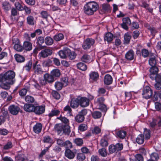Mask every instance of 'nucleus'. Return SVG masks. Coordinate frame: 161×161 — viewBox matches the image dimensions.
<instances>
[{
	"label": "nucleus",
	"instance_id": "f257e3e1",
	"mask_svg": "<svg viewBox=\"0 0 161 161\" xmlns=\"http://www.w3.org/2000/svg\"><path fill=\"white\" fill-rule=\"evenodd\" d=\"M61 121L67 125L56 124L54 126L55 130L57 131L58 135L60 136L63 134L69 135L70 132V127L68 125L69 122V119L65 117H63L61 119Z\"/></svg>",
	"mask_w": 161,
	"mask_h": 161
},
{
	"label": "nucleus",
	"instance_id": "f03ea898",
	"mask_svg": "<svg viewBox=\"0 0 161 161\" xmlns=\"http://www.w3.org/2000/svg\"><path fill=\"white\" fill-rule=\"evenodd\" d=\"M99 8L98 4L95 1L89 2L84 7V11L85 14L89 15H93Z\"/></svg>",
	"mask_w": 161,
	"mask_h": 161
},
{
	"label": "nucleus",
	"instance_id": "7ed1b4c3",
	"mask_svg": "<svg viewBox=\"0 0 161 161\" xmlns=\"http://www.w3.org/2000/svg\"><path fill=\"white\" fill-rule=\"evenodd\" d=\"M15 73L12 70H9L4 73L0 74V82L7 81L14 84L15 82Z\"/></svg>",
	"mask_w": 161,
	"mask_h": 161
},
{
	"label": "nucleus",
	"instance_id": "20e7f679",
	"mask_svg": "<svg viewBox=\"0 0 161 161\" xmlns=\"http://www.w3.org/2000/svg\"><path fill=\"white\" fill-rule=\"evenodd\" d=\"M153 92L151 88L148 86L144 87L142 93V95L143 98L147 99L152 97Z\"/></svg>",
	"mask_w": 161,
	"mask_h": 161
},
{
	"label": "nucleus",
	"instance_id": "39448f33",
	"mask_svg": "<svg viewBox=\"0 0 161 161\" xmlns=\"http://www.w3.org/2000/svg\"><path fill=\"white\" fill-rule=\"evenodd\" d=\"M87 111L84 109L79 112L75 117V120L78 123H80L83 122L85 119L84 116L86 114Z\"/></svg>",
	"mask_w": 161,
	"mask_h": 161
},
{
	"label": "nucleus",
	"instance_id": "423d86ee",
	"mask_svg": "<svg viewBox=\"0 0 161 161\" xmlns=\"http://www.w3.org/2000/svg\"><path fill=\"white\" fill-rule=\"evenodd\" d=\"M12 43L14 45V49L17 51L21 52L23 51L24 48L23 46L20 44V42L18 39L14 38L12 40Z\"/></svg>",
	"mask_w": 161,
	"mask_h": 161
},
{
	"label": "nucleus",
	"instance_id": "0eeeda50",
	"mask_svg": "<svg viewBox=\"0 0 161 161\" xmlns=\"http://www.w3.org/2000/svg\"><path fill=\"white\" fill-rule=\"evenodd\" d=\"M95 43V40L92 38H88L84 41L82 45V47L85 50L89 49L91 46L93 45Z\"/></svg>",
	"mask_w": 161,
	"mask_h": 161
},
{
	"label": "nucleus",
	"instance_id": "6e6552de",
	"mask_svg": "<svg viewBox=\"0 0 161 161\" xmlns=\"http://www.w3.org/2000/svg\"><path fill=\"white\" fill-rule=\"evenodd\" d=\"M20 110V109L19 107L15 105H10L8 108V111L9 113L14 115H17Z\"/></svg>",
	"mask_w": 161,
	"mask_h": 161
},
{
	"label": "nucleus",
	"instance_id": "1a4fd4ad",
	"mask_svg": "<svg viewBox=\"0 0 161 161\" xmlns=\"http://www.w3.org/2000/svg\"><path fill=\"white\" fill-rule=\"evenodd\" d=\"M38 62L36 61L33 64V70L36 74L39 75L43 74V71L42 68V66L40 64H38Z\"/></svg>",
	"mask_w": 161,
	"mask_h": 161
},
{
	"label": "nucleus",
	"instance_id": "9d476101",
	"mask_svg": "<svg viewBox=\"0 0 161 161\" xmlns=\"http://www.w3.org/2000/svg\"><path fill=\"white\" fill-rule=\"evenodd\" d=\"M76 152V149L71 151L69 149H67L65 152V156L69 159H72L75 157Z\"/></svg>",
	"mask_w": 161,
	"mask_h": 161
},
{
	"label": "nucleus",
	"instance_id": "9b49d317",
	"mask_svg": "<svg viewBox=\"0 0 161 161\" xmlns=\"http://www.w3.org/2000/svg\"><path fill=\"white\" fill-rule=\"evenodd\" d=\"M52 53V50L49 48H46L42 50L39 53L40 56L43 58H45L51 55Z\"/></svg>",
	"mask_w": 161,
	"mask_h": 161
},
{
	"label": "nucleus",
	"instance_id": "f8f14e48",
	"mask_svg": "<svg viewBox=\"0 0 161 161\" xmlns=\"http://www.w3.org/2000/svg\"><path fill=\"white\" fill-rule=\"evenodd\" d=\"M2 7L4 11L7 13L12 8L11 4L8 1H5L3 2L1 4Z\"/></svg>",
	"mask_w": 161,
	"mask_h": 161
},
{
	"label": "nucleus",
	"instance_id": "ddd939ff",
	"mask_svg": "<svg viewBox=\"0 0 161 161\" xmlns=\"http://www.w3.org/2000/svg\"><path fill=\"white\" fill-rule=\"evenodd\" d=\"M131 23L129 17H125L123 19V23L121 25L123 29L127 30L128 29V25H130Z\"/></svg>",
	"mask_w": 161,
	"mask_h": 161
},
{
	"label": "nucleus",
	"instance_id": "4468645a",
	"mask_svg": "<svg viewBox=\"0 0 161 161\" xmlns=\"http://www.w3.org/2000/svg\"><path fill=\"white\" fill-rule=\"evenodd\" d=\"M34 112L36 114L40 115L44 113L45 110V106L43 105L35 106Z\"/></svg>",
	"mask_w": 161,
	"mask_h": 161
},
{
	"label": "nucleus",
	"instance_id": "2eb2a0df",
	"mask_svg": "<svg viewBox=\"0 0 161 161\" xmlns=\"http://www.w3.org/2000/svg\"><path fill=\"white\" fill-rule=\"evenodd\" d=\"M149 71L150 73L149 75V77L153 78L154 75L158 73V69L156 66H151L149 69Z\"/></svg>",
	"mask_w": 161,
	"mask_h": 161
},
{
	"label": "nucleus",
	"instance_id": "dca6fc26",
	"mask_svg": "<svg viewBox=\"0 0 161 161\" xmlns=\"http://www.w3.org/2000/svg\"><path fill=\"white\" fill-rule=\"evenodd\" d=\"M89 100L86 97H81L79 100V104L81 106L85 107L89 105Z\"/></svg>",
	"mask_w": 161,
	"mask_h": 161
},
{
	"label": "nucleus",
	"instance_id": "f3484780",
	"mask_svg": "<svg viewBox=\"0 0 161 161\" xmlns=\"http://www.w3.org/2000/svg\"><path fill=\"white\" fill-rule=\"evenodd\" d=\"M79 105V100L77 98H73L70 102V105L73 108H76Z\"/></svg>",
	"mask_w": 161,
	"mask_h": 161
},
{
	"label": "nucleus",
	"instance_id": "a211bd4d",
	"mask_svg": "<svg viewBox=\"0 0 161 161\" xmlns=\"http://www.w3.org/2000/svg\"><path fill=\"white\" fill-rule=\"evenodd\" d=\"M134 52L133 50H130L128 51L125 54V58L127 60L131 61L134 59Z\"/></svg>",
	"mask_w": 161,
	"mask_h": 161
},
{
	"label": "nucleus",
	"instance_id": "6ab92c4d",
	"mask_svg": "<svg viewBox=\"0 0 161 161\" xmlns=\"http://www.w3.org/2000/svg\"><path fill=\"white\" fill-rule=\"evenodd\" d=\"M24 50L27 51H31L32 49V43L30 42L25 41L23 43Z\"/></svg>",
	"mask_w": 161,
	"mask_h": 161
},
{
	"label": "nucleus",
	"instance_id": "aec40b11",
	"mask_svg": "<svg viewBox=\"0 0 161 161\" xmlns=\"http://www.w3.org/2000/svg\"><path fill=\"white\" fill-rule=\"evenodd\" d=\"M35 106L33 105L28 103L25 104L24 106V110L28 112H34Z\"/></svg>",
	"mask_w": 161,
	"mask_h": 161
},
{
	"label": "nucleus",
	"instance_id": "412c9836",
	"mask_svg": "<svg viewBox=\"0 0 161 161\" xmlns=\"http://www.w3.org/2000/svg\"><path fill=\"white\" fill-rule=\"evenodd\" d=\"M42 125L40 123H37L33 127V131L36 134H39L41 131Z\"/></svg>",
	"mask_w": 161,
	"mask_h": 161
},
{
	"label": "nucleus",
	"instance_id": "4be33fe9",
	"mask_svg": "<svg viewBox=\"0 0 161 161\" xmlns=\"http://www.w3.org/2000/svg\"><path fill=\"white\" fill-rule=\"evenodd\" d=\"M113 81L112 76L109 74L106 75L104 77V82L105 84L109 85L111 84Z\"/></svg>",
	"mask_w": 161,
	"mask_h": 161
},
{
	"label": "nucleus",
	"instance_id": "5701e85b",
	"mask_svg": "<svg viewBox=\"0 0 161 161\" xmlns=\"http://www.w3.org/2000/svg\"><path fill=\"white\" fill-rule=\"evenodd\" d=\"M44 79L48 83H52L54 81V77L51 74L50 75L48 74H45L43 76Z\"/></svg>",
	"mask_w": 161,
	"mask_h": 161
},
{
	"label": "nucleus",
	"instance_id": "b1692460",
	"mask_svg": "<svg viewBox=\"0 0 161 161\" xmlns=\"http://www.w3.org/2000/svg\"><path fill=\"white\" fill-rule=\"evenodd\" d=\"M68 51H69V49H68L61 50L58 52V53L61 58H65L67 57Z\"/></svg>",
	"mask_w": 161,
	"mask_h": 161
},
{
	"label": "nucleus",
	"instance_id": "393cba45",
	"mask_svg": "<svg viewBox=\"0 0 161 161\" xmlns=\"http://www.w3.org/2000/svg\"><path fill=\"white\" fill-rule=\"evenodd\" d=\"M113 35L110 32L107 33L104 36L105 41H107L108 43L111 42L113 39Z\"/></svg>",
	"mask_w": 161,
	"mask_h": 161
},
{
	"label": "nucleus",
	"instance_id": "a878e982",
	"mask_svg": "<svg viewBox=\"0 0 161 161\" xmlns=\"http://www.w3.org/2000/svg\"><path fill=\"white\" fill-rule=\"evenodd\" d=\"M1 83L0 84V87L2 89L8 90L10 88V85H12V83H8L7 81L0 82Z\"/></svg>",
	"mask_w": 161,
	"mask_h": 161
},
{
	"label": "nucleus",
	"instance_id": "bb28decb",
	"mask_svg": "<svg viewBox=\"0 0 161 161\" xmlns=\"http://www.w3.org/2000/svg\"><path fill=\"white\" fill-rule=\"evenodd\" d=\"M60 113V111L58 109L55 108L52 109L51 112L48 114V115L50 118L54 116L58 115Z\"/></svg>",
	"mask_w": 161,
	"mask_h": 161
},
{
	"label": "nucleus",
	"instance_id": "cd10ccee",
	"mask_svg": "<svg viewBox=\"0 0 161 161\" xmlns=\"http://www.w3.org/2000/svg\"><path fill=\"white\" fill-rule=\"evenodd\" d=\"M14 58L16 61L18 63H22L25 61L24 56L19 54H15L14 55Z\"/></svg>",
	"mask_w": 161,
	"mask_h": 161
},
{
	"label": "nucleus",
	"instance_id": "c85d7f7f",
	"mask_svg": "<svg viewBox=\"0 0 161 161\" xmlns=\"http://www.w3.org/2000/svg\"><path fill=\"white\" fill-rule=\"evenodd\" d=\"M126 134V132L123 130L118 131L116 132V134L118 137L122 139H123L125 138Z\"/></svg>",
	"mask_w": 161,
	"mask_h": 161
},
{
	"label": "nucleus",
	"instance_id": "c756f323",
	"mask_svg": "<svg viewBox=\"0 0 161 161\" xmlns=\"http://www.w3.org/2000/svg\"><path fill=\"white\" fill-rule=\"evenodd\" d=\"M27 24L30 25H33L36 23L34 17L31 15H29L26 19Z\"/></svg>",
	"mask_w": 161,
	"mask_h": 161
},
{
	"label": "nucleus",
	"instance_id": "7c9ffc66",
	"mask_svg": "<svg viewBox=\"0 0 161 161\" xmlns=\"http://www.w3.org/2000/svg\"><path fill=\"white\" fill-rule=\"evenodd\" d=\"M89 76L90 79L94 81H96L99 77L97 72H93L90 74Z\"/></svg>",
	"mask_w": 161,
	"mask_h": 161
},
{
	"label": "nucleus",
	"instance_id": "2f4dec72",
	"mask_svg": "<svg viewBox=\"0 0 161 161\" xmlns=\"http://www.w3.org/2000/svg\"><path fill=\"white\" fill-rule=\"evenodd\" d=\"M51 74L53 77H58L61 75L60 70L58 69H53L51 72Z\"/></svg>",
	"mask_w": 161,
	"mask_h": 161
},
{
	"label": "nucleus",
	"instance_id": "473e14b6",
	"mask_svg": "<svg viewBox=\"0 0 161 161\" xmlns=\"http://www.w3.org/2000/svg\"><path fill=\"white\" fill-rule=\"evenodd\" d=\"M144 136L142 134L139 135L136 139V142L138 144H142L144 142Z\"/></svg>",
	"mask_w": 161,
	"mask_h": 161
},
{
	"label": "nucleus",
	"instance_id": "72a5a7b5",
	"mask_svg": "<svg viewBox=\"0 0 161 161\" xmlns=\"http://www.w3.org/2000/svg\"><path fill=\"white\" fill-rule=\"evenodd\" d=\"M25 102L28 103H33L35 101L34 97L31 96L27 95L25 97Z\"/></svg>",
	"mask_w": 161,
	"mask_h": 161
},
{
	"label": "nucleus",
	"instance_id": "f704fd0d",
	"mask_svg": "<svg viewBox=\"0 0 161 161\" xmlns=\"http://www.w3.org/2000/svg\"><path fill=\"white\" fill-rule=\"evenodd\" d=\"M131 38V36L128 33H126L124 36V43L125 44H129L130 42Z\"/></svg>",
	"mask_w": 161,
	"mask_h": 161
},
{
	"label": "nucleus",
	"instance_id": "c9c22d12",
	"mask_svg": "<svg viewBox=\"0 0 161 161\" xmlns=\"http://www.w3.org/2000/svg\"><path fill=\"white\" fill-rule=\"evenodd\" d=\"M105 100V99L103 97H99L95 100V103L98 106L103 103Z\"/></svg>",
	"mask_w": 161,
	"mask_h": 161
},
{
	"label": "nucleus",
	"instance_id": "e433bc0d",
	"mask_svg": "<svg viewBox=\"0 0 161 161\" xmlns=\"http://www.w3.org/2000/svg\"><path fill=\"white\" fill-rule=\"evenodd\" d=\"M74 142L77 146H81L83 144V141L82 138H77L75 139Z\"/></svg>",
	"mask_w": 161,
	"mask_h": 161
},
{
	"label": "nucleus",
	"instance_id": "4c0bfd02",
	"mask_svg": "<svg viewBox=\"0 0 161 161\" xmlns=\"http://www.w3.org/2000/svg\"><path fill=\"white\" fill-rule=\"evenodd\" d=\"M77 66L78 69L82 71H85L87 69L86 65L83 63H78Z\"/></svg>",
	"mask_w": 161,
	"mask_h": 161
},
{
	"label": "nucleus",
	"instance_id": "58836bf2",
	"mask_svg": "<svg viewBox=\"0 0 161 161\" xmlns=\"http://www.w3.org/2000/svg\"><path fill=\"white\" fill-rule=\"evenodd\" d=\"M150 158L154 161H158L159 158V157L158 153L156 152L152 153L150 155Z\"/></svg>",
	"mask_w": 161,
	"mask_h": 161
},
{
	"label": "nucleus",
	"instance_id": "ea45409f",
	"mask_svg": "<svg viewBox=\"0 0 161 161\" xmlns=\"http://www.w3.org/2000/svg\"><path fill=\"white\" fill-rule=\"evenodd\" d=\"M90 56L86 54H84L81 58V61L86 63L89 62L90 61Z\"/></svg>",
	"mask_w": 161,
	"mask_h": 161
},
{
	"label": "nucleus",
	"instance_id": "a19ab883",
	"mask_svg": "<svg viewBox=\"0 0 161 161\" xmlns=\"http://www.w3.org/2000/svg\"><path fill=\"white\" fill-rule=\"evenodd\" d=\"M67 56H68L70 59L73 60L76 58V54L75 52H71L70 50L69 49V51H68Z\"/></svg>",
	"mask_w": 161,
	"mask_h": 161
},
{
	"label": "nucleus",
	"instance_id": "79ce46f5",
	"mask_svg": "<svg viewBox=\"0 0 161 161\" xmlns=\"http://www.w3.org/2000/svg\"><path fill=\"white\" fill-rule=\"evenodd\" d=\"M92 116L95 119H99L102 116L101 113L98 111H95L92 113Z\"/></svg>",
	"mask_w": 161,
	"mask_h": 161
},
{
	"label": "nucleus",
	"instance_id": "37998d69",
	"mask_svg": "<svg viewBox=\"0 0 161 161\" xmlns=\"http://www.w3.org/2000/svg\"><path fill=\"white\" fill-rule=\"evenodd\" d=\"M53 42V39L50 36H47L45 39V42L47 45H52Z\"/></svg>",
	"mask_w": 161,
	"mask_h": 161
},
{
	"label": "nucleus",
	"instance_id": "c03bdc74",
	"mask_svg": "<svg viewBox=\"0 0 161 161\" xmlns=\"http://www.w3.org/2000/svg\"><path fill=\"white\" fill-rule=\"evenodd\" d=\"M63 86H64L63 84L60 82L57 81L55 83L54 86L57 90L59 91L61 90Z\"/></svg>",
	"mask_w": 161,
	"mask_h": 161
},
{
	"label": "nucleus",
	"instance_id": "a18cd8bd",
	"mask_svg": "<svg viewBox=\"0 0 161 161\" xmlns=\"http://www.w3.org/2000/svg\"><path fill=\"white\" fill-rule=\"evenodd\" d=\"M64 38V35L62 33H59L54 36V39L57 41H60Z\"/></svg>",
	"mask_w": 161,
	"mask_h": 161
},
{
	"label": "nucleus",
	"instance_id": "49530a36",
	"mask_svg": "<svg viewBox=\"0 0 161 161\" xmlns=\"http://www.w3.org/2000/svg\"><path fill=\"white\" fill-rule=\"evenodd\" d=\"M32 64V61L30 60L26 64L25 66L24 67V68L26 70L29 71L31 68Z\"/></svg>",
	"mask_w": 161,
	"mask_h": 161
},
{
	"label": "nucleus",
	"instance_id": "de8ad7c7",
	"mask_svg": "<svg viewBox=\"0 0 161 161\" xmlns=\"http://www.w3.org/2000/svg\"><path fill=\"white\" fill-rule=\"evenodd\" d=\"M98 153L99 154L103 157H105L107 156V152L106 149L104 148L99 149L98 150Z\"/></svg>",
	"mask_w": 161,
	"mask_h": 161
},
{
	"label": "nucleus",
	"instance_id": "09e8293b",
	"mask_svg": "<svg viewBox=\"0 0 161 161\" xmlns=\"http://www.w3.org/2000/svg\"><path fill=\"white\" fill-rule=\"evenodd\" d=\"M51 94L54 98L56 99H58L60 98V96L59 93L56 91H53Z\"/></svg>",
	"mask_w": 161,
	"mask_h": 161
},
{
	"label": "nucleus",
	"instance_id": "8fccbe9b",
	"mask_svg": "<svg viewBox=\"0 0 161 161\" xmlns=\"http://www.w3.org/2000/svg\"><path fill=\"white\" fill-rule=\"evenodd\" d=\"M153 78H150L152 80H155L156 82H161V75L157 74L154 75Z\"/></svg>",
	"mask_w": 161,
	"mask_h": 161
},
{
	"label": "nucleus",
	"instance_id": "3c124183",
	"mask_svg": "<svg viewBox=\"0 0 161 161\" xmlns=\"http://www.w3.org/2000/svg\"><path fill=\"white\" fill-rule=\"evenodd\" d=\"M87 125L85 124H80L78 127V130L81 131H83L87 130Z\"/></svg>",
	"mask_w": 161,
	"mask_h": 161
},
{
	"label": "nucleus",
	"instance_id": "603ef678",
	"mask_svg": "<svg viewBox=\"0 0 161 161\" xmlns=\"http://www.w3.org/2000/svg\"><path fill=\"white\" fill-rule=\"evenodd\" d=\"M148 61L149 64L151 66H156L155 65L156 64V61L154 57L150 58Z\"/></svg>",
	"mask_w": 161,
	"mask_h": 161
},
{
	"label": "nucleus",
	"instance_id": "864d4df0",
	"mask_svg": "<svg viewBox=\"0 0 161 161\" xmlns=\"http://www.w3.org/2000/svg\"><path fill=\"white\" fill-rule=\"evenodd\" d=\"M86 158L85 155L82 153H78L77 155V159L80 161H83Z\"/></svg>",
	"mask_w": 161,
	"mask_h": 161
},
{
	"label": "nucleus",
	"instance_id": "5fc2aeb1",
	"mask_svg": "<svg viewBox=\"0 0 161 161\" xmlns=\"http://www.w3.org/2000/svg\"><path fill=\"white\" fill-rule=\"evenodd\" d=\"M45 42V39L42 36L39 37L37 39V44L39 46H41L42 44Z\"/></svg>",
	"mask_w": 161,
	"mask_h": 161
},
{
	"label": "nucleus",
	"instance_id": "6e6d98bb",
	"mask_svg": "<svg viewBox=\"0 0 161 161\" xmlns=\"http://www.w3.org/2000/svg\"><path fill=\"white\" fill-rule=\"evenodd\" d=\"M12 143L11 142H8L3 147V149L5 150H8L13 147Z\"/></svg>",
	"mask_w": 161,
	"mask_h": 161
},
{
	"label": "nucleus",
	"instance_id": "4d7b16f0",
	"mask_svg": "<svg viewBox=\"0 0 161 161\" xmlns=\"http://www.w3.org/2000/svg\"><path fill=\"white\" fill-rule=\"evenodd\" d=\"M27 92V89L24 88L20 90L19 92V94L21 97H24Z\"/></svg>",
	"mask_w": 161,
	"mask_h": 161
},
{
	"label": "nucleus",
	"instance_id": "13d9d810",
	"mask_svg": "<svg viewBox=\"0 0 161 161\" xmlns=\"http://www.w3.org/2000/svg\"><path fill=\"white\" fill-rule=\"evenodd\" d=\"M141 53L142 56L144 58L147 57L149 54V52L148 50L145 49H143L142 50Z\"/></svg>",
	"mask_w": 161,
	"mask_h": 161
},
{
	"label": "nucleus",
	"instance_id": "bf43d9fd",
	"mask_svg": "<svg viewBox=\"0 0 161 161\" xmlns=\"http://www.w3.org/2000/svg\"><path fill=\"white\" fill-rule=\"evenodd\" d=\"M108 150L109 153L111 154L117 151L114 145H110L109 147Z\"/></svg>",
	"mask_w": 161,
	"mask_h": 161
},
{
	"label": "nucleus",
	"instance_id": "052dcab7",
	"mask_svg": "<svg viewBox=\"0 0 161 161\" xmlns=\"http://www.w3.org/2000/svg\"><path fill=\"white\" fill-rule=\"evenodd\" d=\"M51 138L49 136H46L43 137V141L44 143H49L51 142Z\"/></svg>",
	"mask_w": 161,
	"mask_h": 161
},
{
	"label": "nucleus",
	"instance_id": "680f3d73",
	"mask_svg": "<svg viewBox=\"0 0 161 161\" xmlns=\"http://www.w3.org/2000/svg\"><path fill=\"white\" fill-rule=\"evenodd\" d=\"M63 146L66 147L67 149L70 148L72 147V145L70 142L67 140L64 142V145Z\"/></svg>",
	"mask_w": 161,
	"mask_h": 161
},
{
	"label": "nucleus",
	"instance_id": "e2e57ef3",
	"mask_svg": "<svg viewBox=\"0 0 161 161\" xmlns=\"http://www.w3.org/2000/svg\"><path fill=\"white\" fill-rule=\"evenodd\" d=\"M144 134L145 136L146 139H148L150 137V130L147 129H145Z\"/></svg>",
	"mask_w": 161,
	"mask_h": 161
},
{
	"label": "nucleus",
	"instance_id": "0e129e2a",
	"mask_svg": "<svg viewBox=\"0 0 161 161\" xmlns=\"http://www.w3.org/2000/svg\"><path fill=\"white\" fill-rule=\"evenodd\" d=\"M117 152L121 150L123 148V145L122 143H117L114 145Z\"/></svg>",
	"mask_w": 161,
	"mask_h": 161
},
{
	"label": "nucleus",
	"instance_id": "69168bd1",
	"mask_svg": "<svg viewBox=\"0 0 161 161\" xmlns=\"http://www.w3.org/2000/svg\"><path fill=\"white\" fill-rule=\"evenodd\" d=\"M52 63V61L50 59H48L44 61L42 63V65L44 67H48Z\"/></svg>",
	"mask_w": 161,
	"mask_h": 161
},
{
	"label": "nucleus",
	"instance_id": "338daca9",
	"mask_svg": "<svg viewBox=\"0 0 161 161\" xmlns=\"http://www.w3.org/2000/svg\"><path fill=\"white\" fill-rule=\"evenodd\" d=\"M100 145L103 147H106L108 145V141L104 139H102L100 142Z\"/></svg>",
	"mask_w": 161,
	"mask_h": 161
},
{
	"label": "nucleus",
	"instance_id": "774afa93",
	"mask_svg": "<svg viewBox=\"0 0 161 161\" xmlns=\"http://www.w3.org/2000/svg\"><path fill=\"white\" fill-rule=\"evenodd\" d=\"M135 158L138 161H144L143 156L140 154H137L135 155Z\"/></svg>",
	"mask_w": 161,
	"mask_h": 161
}]
</instances>
